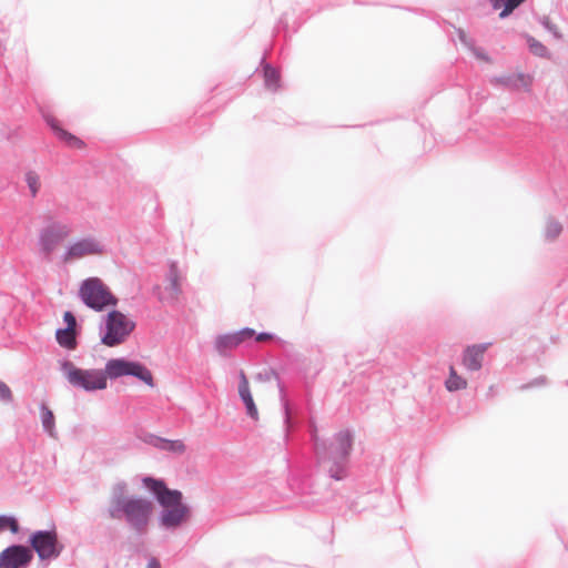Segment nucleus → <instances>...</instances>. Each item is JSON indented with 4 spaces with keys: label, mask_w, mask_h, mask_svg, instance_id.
Returning <instances> with one entry per match:
<instances>
[{
    "label": "nucleus",
    "mask_w": 568,
    "mask_h": 568,
    "mask_svg": "<svg viewBox=\"0 0 568 568\" xmlns=\"http://www.w3.org/2000/svg\"><path fill=\"white\" fill-rule=\"evenodd\" d=\"M60 368L73 387L85 392L105 389L108 378L116 379L124 376H132L145 383L148 386H154L151 371L141 362L131 361L125 357L109 359L104 371L79 368L68 359L61 362Z\"/></svg>",
    "instance_id": "1"
},
{
    "label": "nucleus",
    "mask_w": 568,
    "mask_h": 568,
    "mask_svg": "<svg viewBox=\"0 0 568 568\" xmlns=\"http://www.w3.org/2000/svg\"><path fill=\"white\" fill-rule=\"evenodd\" d=\"M106 514L110 519L124 520L138 536L146 534L153 514V503L144 497L129 495L124 479L115 481L110 489Z\"/></svg>",
    "instance_id": "2"
},
{
    "label": "nucleus",
    "mask_w": 568,
    "mask_h": 568,
    "mask_svg": "<svg viewBox=\"0 0 568 568\" xmlns=\"http://www.w3.org/2000/svg\"><path fill=\"white\" fill-rule=\"evenodd\" d=\"M311 439L320 466L329 478L341 481L349 476L351 454L354 444V434L349 429L339 430L327 443L320 440L316 426L311 425Z\"/></svg>",
    "instance_id": "3"
},
{
    "label": "nucleus",
    "mask_w": 568,
    "mask_h": 568,
    "mask_svg": "<svg viewBox=\"0 0 568 568\" xmlns=\"http://www.w3.org/2000/svg\"><path fill=\"white\" fill-rule=\"evenodd\" d=\"M141 481L162 507L158 516V523L162 529L174 531L189 521L191 507L183 501L181 490L169 488L162 478L143 476Z\"/></svg>",
    "instance_id": "4"
},
{
    "label": "nucleus",
    "mask_w": 568,
    "mask_h": 568,
    "mask_svg": "<svg viewBox=\"0 0 568 568\" xmlns=\"http://www.w3.org/2000/svg\"><path fill=\"white\" fill-rule=\"evenodd\" d=\"M135 323L129 320L122 312L113 310L104 317V323L100 325L101 343L108 347H114L122 344L126 337L134 331Z\"/></svg>",
    "instance_id": "5"
},
{
    "label": "nucleus",
    "mask_w": 568,
    "mask_h": 568,
    "mask_svg": "<svg viewBox=\"0 0 568 568\" xmlns=\"http://www.w3.org/2000/svg\"><path fill=\"white\" fill-rule=\"evenodd\" d=\"M79 296L85 306L95 312L118 304V298L99 277L85 278L80 285Z\"/></svg>",
    "instance_id": "6"
},
{
    "label": "nucleus",
    "mask_w": 568,
    "mask_h": 568,
    "mask_svg": "<svg viewBox=\"0 0 568 568\" xmlns=\"http://www.w3.org/2000/svg\"><path fill=\"white\" fill-rule=\"evenodd\" d=\"M45 226H43L39 232L38 245L40 252L49 257L58 247L60 243H62L72 232L71 225L61 222L54 221L52 217L45 219Z\"/></svg>",
    "instance_id": "7"
},
{
    "label": "nucleus",
    "mask_w": 568,
    "mask_h": 568,
    "mask_svg": "<svg viewBox=\"0 0 568 568\" xmlns=\"http://www.w3.org/2000/svg\"><path fill=\"white\" fill-rule=\"evenodd\" d=\"M29 542L41 560L58 558L63 549L54 527L32 532Z\"/></svg>",
    "instance_id": "8"
},
{
    "label": "nucleus",
    "mask_w": 568,
    "mask_h": 568,
    "mask_svg": "<svg viewBox=\"0 0 568 568\" xmlns=\"http://www.w3.org/2000/svg\"><path fill=\"white\" fill-rule=\"evenodd\" d=\"M105 252V246L92 236L83 237L67 246L62 255L63 262L82 258L87 255H100Z\"/></svg>",
    "instance_id": "9"
},
{
    "label": "nucleus",
    "mask_w": 568,
    "mask_h": 568,
    "mask_svg": "<svg viewBox=\"0 0 568 568\" xmlns=\"http://www.w3.org/2000/svg\"><path fill=\"white\" fill-rule=\"evenodd\" d=\"M33 559L32 550L13 544L0 552V568H27Z\"/></svg>",
    "instance_id": "10"
},
{
    "label": "nucleus",
    "mask_w": 568,
    "mask_h": 568,
    "mask_svg": "<svg viewBox=\"0 0 568 568\" xmlns=\"http://www.w3.org/2000/svg\"><path fill=\"white\" fill-rule=\"evenodd\" d=\"M255 331L251 327H244L233 333L217 335L214 341V348L223 356H230V352L240 346L246 339L253 338Z\"/></svg>",
    "instance_id": "11"
},
{
    "label": "nucleus",
    "mask_w": 568,
    "mask_h": 568,
    "mask_svg": "<svg viewBox=\"0 0 568 568\" xmlns=\"http://www.w3.org/2000/svg\"><path fill=\"white\" fill-rule=\"evenodd\" d=\"M488 344H475L467 346L463 353V365L469 372H477L483 367Z\"/></svg>",
    "instance_id": "12"
},
{
    "label": "nucleus",
    "mask_w": 568,
    "mask_h": 568,
    "mask_svg": "<svg viewBox=\"0 0 568 568\" xmlns=\"http://www.w3.org/2000/svg\"><path fill=\"white\" fill-rule=\"evenodd\" d=\"M45 123L50 126L54 135L71 149H83L85 143L80 138L61 128L59 121L52 115L44 116Z\"/></svg>",
    "instance_id": "13"
},
{
    "label": "nucleus",
    "mask_w": 568,
    "mask_h": 568,
    "mask_svg": "<svg viewBox=\"0 0 568 568\" xmlns=\"http://www.w3.org/2000/svg\"><path fill=\"white\" fill-rule=\"evenodd\" d=\"M272 378L276 381V384L278 387L283 413H284V425H285V432H286L285 436L287 437L288 433L293 428L290 403L286 399L285 386L280 377V374L273 368L265 373L266 381H271Z\"/></svg>",
    "instance_id": "14"
},
{
    "label": "nucleus",
    "mask_w": 568,
    "mask_h": 568,
    "mask_svg": "<svg viewBox=\"0 0 568 568\" xmlns=\"http://www.w3.org/2000/svg\"><path fill=\"white\" fill-rule=\"evenodd\" d=\"M491 82L510 90L525 89L527 91L531 84V79L529 75L519 72L496 77L491 80Z\"/></svg>",
    "instance_id": "15"
},
{
    "label": "nucleus",
    "mask_w": 568,
    "mask_h": 568,
    "mask_svg": "<svg viewBox=\"0 0 568 568\" xmlns=\"http://www.w3.org/2000/svg\"><path fill=\"white\" fill-rule=\"evenodd\" d=\"M239 395L245 406L247 416H250L252 419H257L258 412H257L256 405L254 403L253 396L251 394V390L248 387V382H247L244 373H241V379L239 383Z\"/></svg>",
    "instance_id": "16"
},
{
    "label": "nucleus",
    "mask_w": 568,
    "mask_h": 568,
    "mask_svg": "<svg viewBox=\"0 0 568 568\" xmlns=\"http://www.w3.org/2000/svg\"><path fill=\"white\" fill-rule=\"evenodd\" d=\"M264 85L268 91L276 92L281 88V73L280 70L267 63L265 55L261 60Z\"/></svg>",
    "instance_id": "17"
},
{
    "label": "nucleus",
    "mask_w": 568,
    "mask_h": 568,
    "mask_svg": "<svg viewBox=\"0 0 568 568\" xmlns=\"http://www.w3.org/2000/svg\"><path fill=\"white\" fill-rule=\"evenodd\" d=\"M79 332L70 331L69 328L60 327L55 331V339L58 344L69 351L75 349L78 346Z\"/></svg>",
    "instance_id": "18"
},
{
    "label": "nucleus",
    "mask_w": 568,
    "mask_h": 568,
    "mask_svg": "<svg viewBox=\"0 0 568 568\" xmlns=\"http://www.w3.org/2000/svg\"><path fill=\"white\" fill-rule=\"evenodd\" d=\"M493 9L500 10L499 18H508L526 0H488Z\"/></svg>",
    "instance_id": "19"
},
{
    "label": "nucleus",
    "mask_w": 568,
    "mask_h": 568,
    "mask_svg": "<svg viewBox=\"0 0 568 568\" xmlns=\"http://www.w3.org/2000/svg\"><path fill=\"white\" fill-rule=\"evenodd\" d=\"M40 419L43 430L53 437L55 435V419L53 412L45 403H41L40 405Z\"/></svg>",
    "instance_id": "20"
},
{
    "label": "nucleus",
    "mask_w": 568,
    "mask_h": 568,
    "mask_svg": "<svg viewBox=\"0 0 568 568\" xmlns=\"http://www.w3.org/2000/svg\"><path fill=\"white\" fill-rule=\"evenodd\" d=\"M562 232V224L552 216H548L544 229L546 242H555Z\"/></svg>",
    "instance_id": "21"
},
{
    "label": "nucleus",
    "mask_w": 568,
    "mask_h": 568,
    "mask_svg": "<svg viewBox=\"0 0 568 568\" xmlns=\"http://www.w3.org/2000/svg\"><path fill=\"white\" fill-rule=\"evenodd\" d=\"M445 386L449 392H457L467 387V381L459 376L454 367H450L449 376L445 382Z\"/></svg>",
    "instance_id": "22"
},
{
    "label": "nucleus",
    "mask_w": 568,
    "mask_h": 568,
    "mask_svg": "<svg viewBox=\"0 0 568 568\" xmlns=\"http://www.w3.org/2000/svg\"><path fill=\"white\" fill-rule=\"evenodd\" d=\"M24 182L30 191L31 197H36L41 187L40 175L34 170H28L24 173Z\"/></svg>",
    "instance_id": "23"
},
{
    "label": "nucleus",
    "mask_w": 568,
    "mask_h": 568,
    "mask_svg": "<svg viewBox=\"0 0 568 568\" xmlns=\"http://www.w3.org/2000/svg\"><path fill=\"white\" fill-rule=\"evenodd\" d=\"M168 280L170 284L165 290L169 292L171 300H175L181 292V287L179 284L178 272L174 263H172L170 267Z\"/></svg>",
    "instance_id": "24"
},
{
    "label": "nucleus",
    "mask_w": 568,
    "mask_h": 568,
    "mask_svg": "<svg viewBox=\"0 0 568 568\" xmlns=\"http://www.w3.org/2000/svg\"><path fill=\"white\" fill-rule=\"evenodd\" d=\"M524 38L526 39L529 51L539 58H545L548 54V49L540 41L536 40L530 34L525 33Z\"/></svg>",
    "instance_id": "25"
},
{
    "label": "nucleus",
    "mask_w": 568,
    "mask_h": 568,
    "mask_svg": "<svg viewBox=\"0 0 568 568\" xmlns=\"http://www.w3.org/2000/svg\"><path fill=\"white\" fill-rule=\"evenodd\" d=\"M10 530L12 534H18L20 525L18 519L11 515H0V534Z\"/></svg>",
    "instance_id": "26"
},
{
    "label": "nucleus",
    "mask_w": 568,
    "mask_h": 568,
    "mask_svg": "<svg viewBox=\"0 0 568 568\" xmlns=\"http://www.w3.org/2000/svg\"><path fill=\"white\" fill-rule=\"evenodd\" d=\"M144 443L158 448V449H161V450H164V447L168 443V439L166 438H163V437H160V436H156L154 434H146L143 438Z\"/></svg>",
    "instance_id": "27"
},
{
    "label": "nucleus",
    "mask_w": 568,
    "mask_h": 568,
    "mask_svg": "<svg viewBox=\"0 0 568 568\" xmlns=\"http://www.w3.org/2000/svg\"><path fill=\"white\" fill-rule=\"evenodd\" d=\"M63 322L65 323L64 328H69L70 331L80 332L78 326L77 317L71 311H65L63 313Z\"/></svg>",
    "instance_id": "28"
},
{
    "label": "nucleus",
    "mask_w": 568,
    "mask_h": 568,
    "mask_svg": "<svg viewBox=\"0 0 568 568\" xmlns=\"http://www.w3.org/2000/svg\"><path fill=\"white\" fill-rule=\"evenodd\" d=\"M164 450L175 454H183L185 452V445L182 440L168 439Z\"/></svg>",
    "instance_id": "29"
},
{
    "label": "nucleus",
    "mask_w": 568,
    "mask_h": 568,
    "mask_svg": "<svg viewBox=\"0 0 568 568\" xmlns=\"http://www.w3.org/2000/svg\"><path fill=\"white\" fill-rule=\"evenodd\" d=\"M459 41L470 50L475 45V40L469 38L463 29L457 30Z\"/></svg>",
    "instance_id": "30"
},
{
    "label": "nucleus",
    "mask_w": 568,
    "mask_h": 568,
    "mask_svg": "<svg viewBox=\"0 0 568 568\" xmlns=\"http://www.w3.org/2000/svg\"><path fill=\"white\" fill-rule=\"evenodd\" d=\"M0 400L2 402H11L12 400V393L9 386L0 381Z\"/></svg>",
    "instance_id": "31"
},
{
    "label": "nucleus",
    "mask_w": 568,
    "mask_h": 568,
    "mask_svg": "<svg viewBox=\"0 0 568 568\" xmlns=\"http://www.w3.org/2000/svg\"><path fill=\"white\" fill-rule=\"evenodd\" d=\"M253 337H255V341H257V342H263V341H268V339H276L280 344H284L285 343L283 339L276 337L274 334L268 333V332H261L258 334L255 333V335Z\"/></svg>",
    "instance_id": "32"
},
{
    "label": "nucleus",
    "mask_w": 568,
    "mask_h": 568,
    "mask_svg": "<svg viewBox=\"0 0 568 568\" xmlns=\"http://www.w3.org/2000/svg\"><path fill=\"white\" fill-rule=\"evenodd\" d=\"M478 60H483L485 62H490L489 55L485 52L483 48L476 47V44L469 50Z\"/></svg>",
    "instance_id": "33"
},
{
    "label": "nucleus",
    "mask_w": 568,
    "mask_h": 568,
    "mask_svg": "<svg viewBox=\"0 0 568 568\" xmlns=\"http://www.w3.org/2000/svg\"><path fill=\"white\" fill-rule=\"evenodd\" d=\"M546 384V377L544 376H540V377H537L535 379H532L531 382H529L528 384L526 385H523L521 388L523 389H526V388H531V387H537V386H541Z\"/></svg>",
    "instance_id": "34"
},
{
    "label": "nucleus",
    "mask_w": 568,
    "mask_h": 568,
    "mask_svg": "<svg viewBox=\"0 0 568 568\" xmlns=\"http://www.w3.org/2000/svg\"><path fill=\"white\" fill-rule=\"evenodd\" d=\"M542 24L548 31L554 33L555 37L560 38V34H558L557 32V27L554 23H551L547 18L542 21Z\"/></svg>",
    "instance_id": "35"
},
{
    "label": "nucleus",
    "mask_w": 568,
    "mask_h": 568,
    "mask_svg": "<svg viewBox=\"0 0 568 568\" xmlns=\"http://www.w3.org/2000/svg\"><path fill=\"white\" fill-rule=\"evenodd\" d=\"M146 568H161V564L155 557H152L149 559Z\"/></svg>",
    "instance_id": "36"
},
{
    "label": "nucleus",
    "mask_w": 568,
    "mask_h": 568,
    "mask_svg": "<svg viewBox=\"0 0 568 568\" xmlns=\"http://www.w3.org/2000/svg\"><path fill=\"white\" fill-rule=\"evenodd\" d=\"M494 395H495V387L490 386L488 392H487V397H493Z\"/></svg>",
    "instance_id": "37"
}]
</instances>
